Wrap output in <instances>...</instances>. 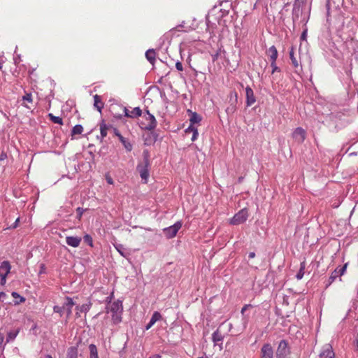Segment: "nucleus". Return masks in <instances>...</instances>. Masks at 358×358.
Segmentation results:
<instances>
[{
  "label": "nucleus",
  "mask_w": 358,
  "mask_h": 358,
  "mask_svg": "<svg viewBox=\"0 0 358 358\" xmlns=\"http://www.w3.org/2000/svg\"><path fill=\"white\" fill-rule=\"evenodd\" d=\"M110 311L113 313H121L122 311V301L120 300L114 301L110 307Z\"/></svg>",
  "instance_id": "nucleus-17"
},
{
  "label": "nucleus",
  "mask_w": 358,
  "mask_h": 358,
  "mask_svg": "<svg viewBox=\"0 0 358 358\" xmlns=\"http://www.w3.org/2000/svg\"><path fill=\"white\" fill-rule=\"evenodd\" d=\"M113 131L114 134L118 137L119 140L122 143L127 151L130 152L132 150V145L130 143V142L121 135L118 129L115 128L113 129Z\"/></svg>",
  "instance_id": "nucleus-13"
},
{
  "label": "nucleus",
  "mask_w": 358,
  "mask_h": 358,
  "mask_svg": "<svg viewBox=\"0 0 358 358\" xmlns=\"http://www.w3.org/2000/svg\"><path fill=\"white\" fill-rule=\"evenodd\" d=\"M149 358H161V356L159 355H154L150 356Z\"/></svg>",
  "instance_id": "nucleus-57"
},
{
  "label": "nucleus",
  "mask_w": 358,
  "mask_h": 358,
  "mask_svg": "<svg viewBox=\"0 0 358 358\" xmlns=\"http://www.w3.org/2000/svg\"><path fill=\"white\" fill-rule=\"evenodd\" d=\"M193 135H192V141H194L198 136H199V133H198V131H197V129L196 128H193Z\"/></svg>",
  "instance_id": "nucleus-44"
},
{
  "label": "nucleus",
  "mask_w": 358,
  "mask_h": 358,
  "mask_svg": "<svg viewBox=\"0 0 358 358\" xmlns=\"http://www.w3.org/2000/svg\"><path fill=\"white\" fill-rule=\"evenodd\" d=\"M142 110L139 107L134 108L130 111L129 115L131 118H135L141 116Z\"/></svg>",
  "instance_id": "nucleus-32"
},
{
  "label": "nucleus",
  "mask_w": 358,
  "mask_h": 358,
  "mask_svg": "<svg viewBox=\"0 0 358 358\" xmlns=\"http://www.w3.org/2000/svg\"><path fill=\"white\" fill-rule=\"evenodd\" d=\"M6 293H4L3 292H0V300L4 299L6 298Z\"/></svg>",
  "instance_id": "nucleus-53"
},
{
  "label": "nucleus",
  "mask_w": 358,
  "mask_h": 358,
  "mask_svg": "<svg viewBox=\"0 0 358 358\" xmlns=\"http://www.w3.org/2000/svg\"><path fill=\"white\" fill-rule=\"evenodd\" d=\"M115 249L120 254L121 256L127 258L130 255L129 251L124 247L122 244L115 245Z\"/></svg>",
  "instance_id": "nucleus-22"
},
{
  "label": "nucleus",
  "mask_w": 358,
  "mask_h": 358,
  "mask_svg": "<svg viewBox=\"0 0 358 358\" xmlns=\"http://www.w3.org/2000/svg\"><path fill=\"white\" fill-rule=\"evenodd\" d=\"M81 238L78 236H66V243L68 245L77 248L80 245Z\"/></svg>",
  "instance_id": "nucleus-15"
},
{
  "label": "nucleus",
  "mask_w": 358,
  "mask_h": 358,
  "mask_svg": "<svg viewBox=\"0 0 358 358\" xmlns=\"http://www.w3.org/2000/svg\"><path fill=\"white\" fill-rule=\"evenodd\" d=\"M113 297V292H112L110 296H108L106 298V299L104 301L105 303H110L112 301Z\"/></svg>",
  "instance_id": "nucleus-48"
},
{
  "label": "nucleus",
  "mask_w": 358,
  "mask_h": 358,
  "mask_svg": "<svg viewBox=\"0 0 358 358\" xmlns=\"http://www.w3.org/2000/svg\"><path fill=\"white\" fill-rule=\"evenodd\" d=\"M65 309L64 305L63 306H55L53 307V310L55 313H58L60 315L62 313L64 310Z\"/></svg>",
  "instance_id": "nucleus-41"
},
{
  "label": "nucleus",
  "mask_w": 358,
  "mask_h": 358,
  "mask_svg": "<svg viewBox=\"0 0 358 358\" xmlns=\"http://www.w3.org/2000/svg\"><path fill=\"white\" fill-rule=\"evenodd\" d=\"M108 129V126H107L103 122L100 124V133L101 139L107 136V130Z\"/></svg>",
  "instance_id": "nucleus-33"
},
{
  "label": "nucleus",
  "mask_w": 358,
  "mask_h": 358,
  "mask_svg": "<svg viewBox=\"0 0 358 358\" xmlns=\"http://www.w3.org/2000/svg\"><path fill=\"white\" fill-rule=\"evenodd\" d=\"M232 0H220V2L221 3H224V2H229V1H231Z\"/></svg>",
  "instance_id": "nucleus-58"
},
{
  "label": "nucleus",
  "mask_w": 358,
  "mask_h": 358,
  "mask_svg": "<svg viewBox=\"0 0 358 358\" xmlns=\"http://www.w3.org/2000/svg\"><path fill=\"white\" fill-rule=\"evenodd\" d=\"M22 100L24 101H27L28 103H31L33 102V99H32V94L31 93H26L23 96H22Z\"/></svg>",
  "instance_id": "nucleus-38"
},
{
  "label": "nucleus",
  "mask_w": 358,
  "mask_h": 358,
  "mask_svg": "<svg viewBox=\"0 0 358 358\" xmlns=\"http://www.w3.org/2000/svg\"><path fill=\"white\" fill-rule=\"evenodd\" d=\"M143 163H145V164L150 163V159H149L150 155H149L148 150H145L143 152Z\"/></svg>",
  "instance_id": "nucleus-40"
},
{
  "label": "nucleus",
  "mask_w": 358,
  "mask_h": 358,
  "mask_svg": "<svg viewBox=\"0 0 358 358\" xmlns=\"http://www.w3.org/2000/svg\"><path fill=\"white\" fill-rule=\"evenodd\" d=\"M121 313H113L112 320L115 324H117L121 322Z\"/></svg>",
  "instance_id": "nucleus-39"
},
{
  "label": "nucleus",
  "mask_w": 358,
  "mask_h": 358,
  "mask_svg": "<svg viewBox=\"0 0 358 358\" xmlns=\"http://www.w3.org/2000/svg\"><path fill=\"white\" fill-rule=\"evenodd\" d=\"M4 340V335L3 333L0 332V350H3L4 347L3 345V342Z\"/></svg>",
  "instance_id": "nucleus-45"
},
{
  "label": "nucleus",
  "mask_w": 358,
  "mask_h": 358,
  "mask_svg": "<svg viewBox=\"0 0 358 358\" xmlns=\"http://www.w3.org/2000/svg\"><path fill=\"white\" fill-rule=\"evenodd\" d=\"M11 295L15 299V301H14V304L15 305H19L21 303H23L25 301V298L20 296L17 292H13L11 293Z\"/></svg>",
  "instance_id": "nucleus-28"
},
{
  "label": "nucleus",
  "mask_w": 358,
  "mask_h": 358,
  "mask_svg": "<svg viewBox=\"0 0 358 358\" xmlns=\"http://www.w3.org/2000/svg\"><path fill=\"white\" fill-rule=\"evenodd\" d=\"M93 98L94 108H96V110L101 113L104 106V103L101 99V96L98 94H95Z\"/></svg>",
  "instance_id": "nucleus-19"
},
{
  "label": "nucleus",
  "mask_w": 358,
  "mask_h": 358,
  "mask_svg": "<svg viewBox=\"0 0 358 358\" xmlns=\"http://www.w3.org/2000/svg\"><path fill=\"white\" fill-rule=\"evenodd\" d=\"M75 305L73 299L71 297H66V302L64 303L65 309L66 310L67 317L70 316L72 313V308Z\"/></svg>",
  "instance_id": "nucleus-20"
},
{
  "label": "nucleus",
  "mask_w": 358,
  "mask_h": 358,
  "mask_svg": "<svg viewBox=\"0 0 358 358\" xmlns=\"http://www.w3.org/2000/svg\"><path fill=\"white\" fill-rule=\"evenodd\" d=\"M255 257V253L254 252H250V253H249V255H248V257H249L250 259H252V258H254Z\"/></svg>",
  "instance_id": "nucleus-55"
},
{
  "label": "nucleus",
  "mask_w": 358,
  "mask_h": 358,
  "mask_svg": "<svg viewBox=\"0 0 358 358\" xmlns=\"http://www.w3.org/2000/svg\"><path fill=\"white\" fill-rule=\"evenodd\" d=\"M193 128H195L194 126H192V124H191V125L185 130L186 132H188V131H193Z\"/></svg>",
  "instance_id": "nucleus-54"
},
{
  "label": "nucleus",
  "mask_w": 358,
  "mask_h": 358,
  "mask_svg": "<svg viewBox=\"0 0 358 358\" xmlns=\"http://www.w3.org/2000/svg\"><path fill=\"white\" fill-rule=\"evenodd\" d=\"M306 37V30H305L302 34H301V38L302 40L305 39Z\"/></svg>",
  "instance_id": "nucleus-56"
},
{
  "label": "nucleus",
  "mask_w": 358,
  "mask_h": 358,
  "mask_svg": "<svg viewBox=\"0 0 358 358\" xmlns=\"http://www.w3.org/2000/svg\"><path fill=\"white\" fill-rule=\"evenodd\" d=\"M20 331V329L17 328L15 330H12V331H10L9 332H8L7 336H6V343L13 341L15 339V338L17 337V336L18 335Z\"/></svg>",
  "instance_id": "nucleus-23"
},
{
  "label": "nucleus",
  "mask_w": 358,
  "mask_h": 358,
  "mask_svg": "<svg viewBox=\"0 0 358 358\" xmlns=\"http://www.w3.org/2000/svg\"><path fill=\"white\" fill-rule=\"evenodd\" d=\"M191 113L189 121L192 124H196L201 122V117L196 112H192L190 110H188Z\"/></svg>",
  "instance_id": "nucleus-27"
},
{
  "label": "nucleus",
  "mask_w": 358,
  "mask_h": 358,
  "mask_svg": "<svg viewBox=\"0 0 358 358\" xmlns=\"http://www.w3.org/2000/svg\"><path fill=\"white\" fill-rule=\"evenodd\" d=\"M145 121L141 123V129L151 131L156 128L157 122L155 116L149 110H146L143 116Z\"/></svg>",
  "instance_id": "nucleus-2"
},
{
  "label": "nucleus",
  "mask_w": 358,
  "mask_h": 358,
  "mask_svg": "<svg viewBox=\"0 0 358 358\" xmlns=\"http://www.w3.org/2000/svg\"><path fill=\"white\" fill-rule=\"evenodd\" d=\"M347 268V264L343 265L341 267H337L331 273L329 278H328L327 283H326V288H327L329 286H330L337 278L343 275L346 271Z\"/></svg>",
  "instance_id": "nucleus-5"
},
{
  "label": "nucleus",
  "mask_w": 358,
  "mask_h": 358,
  "mask_svg": "<svg viewBox=\"0 0 358 358\" xmlns=\"http://www.w3.org/2000/svg\"><path fill=\"white\" fill-rule=\"evenodd\" d=\"M306 0H294V4H301L304 5Z\"/></svg>",
  "instance_id": "nucleus-50"
},
{
  "label": "nucleus",
  "mask_w": 358,
  "mask_h": 358,
  "mask_svg": "<svg viewBox=\"0 0 358 358\" xmlns=\"http://www.w3.org/2000/svg\"><path fill=\"white\" fill-rule=\"evenodd\" d=\"M122 110L124 113V116L129 117H130V115H129L130 111L126 107H122Z\"/></svg>",
  "instance_id": "nucleus-49"
},
{
  "label": "nucleus",
  "mask_w": 358,
  "mask_h": 358,
  "mask_svg": "<svg viewBox=\"0 0 358 358\" xmlns=\"http://www.w3.org/2000/svg\"><path fill=\"white\" fill-rule=\"evenodd\" d=\"M181 227L182 222L180 221L176 222L174 224L164 229V234L167 238H172L176 236Z\"/></svg>",
  "instance_id": "nucleus-7"
},
{
  "label": "nucleus",
  "mask_w": 358,
  "mask_h": 358,
  "mask_svg": "<svg viewBox=\"0 0 358 358\" xmlns=\"http://www.w3.org/2000/svg\"><path fill=\"white\" fill-rule=\"evenodd\" d=\"M20 222V217H17L15 222L9 227L10 229H15L17 227Z\"/></svg>",
  "instance_id": "nucleus-47"
},
{
  "label": "nucleus",
  "mask_w": 358,
  "mask_h": 358,
  "mask_svg": "<svg viewBox=\"0 0 358 358\" xmlns=\"http://www.w3.org/2000/svg\"><path fill=\"white\" fill-rule=\"evenodd\" d=\"M2 66H3V65H2V64L0 62V69H2Z\"/></svg>",
  "instance_id": "nucleus-59"
},
{
  "label": "nucleus",
  "mask_w": 358,
  "mask_h": 358,
  "mask_svg": "<svg viewBox=\"0 0 358 358\" xmlns=\"http://www.w3.org/2000/svg\"><path fill=\"white\" fill-rule=\"evenodd\" d=\"M289 54V58H290L292 64L296 69L295 71L298 72L297 69H299V64L296 58L294 57L293 48H291Z\"/></svg>",
  "instance_id": "nucleus-24"
},
{
  "label": "nucleus",
  "mask_w": 358,
  "mask_h": 358,
  "mask_svg": "<svg viewBox=\"0 0 358 358\" xmlns=\"http://www.w3.org/2000/svg\"><path fill=\"white\" fill-rule=\"evenodd\" d=\"M236 108V106L234 105V104H231L230 106H229L227 109H226V112L227 113L229 114H232L235 112Z\"/></svg>",
  "instance_id": "nucleus-42"
},
{
  "label": "nucleus",
  "mask_w": 358,
  "mask_h": 358,
  "mask_svg": "<svg viewBox=\"0 0 358 358\" xmlns=\"http://www.w3.org/2000/svg\"><path fill=\"white\" fill-rule=\"evenodd\" d=\"M106 179L108 184H110V185L113 184V180L112 179V178L110 176H106Z\"/></svg>",
  "instance_id": "nucleus-51"
},
{
  "label": "nucleus",
  "mask_w": 358,
  "mask_h": 358,
  "mask_svg": "<svg viewBox=\"0 0 358 358\" xmlns=\"http://www.w3.org/2000/svg\"><path fill=\"white\" fill-rule=\"evenodd\" d=\"M156 53L155 50L149 49L145 52V57L151 64H154L155 61Z\"/></svg>",
  "instance_id": "nucleus-25"
},
{
  "label": "nucleus",
  "mask_w": 358,
  "mask_h": 358,
  "mask_svg": "<svg viewBox=\"0 0 358 358\" xmlns=\"http://www.w3.org/2000/svg\"><path fill=\"white\" fill-rule=\"evenodd\" d=\"M305 268H306V261H303L300 264V268L298 273L296 275V278L297 280H301L303 278L304 273H305Z\"/></svg>",
  "instance_id": "nucleus-29"
},
{
  "label": "nucleus",
  "mask_w": 358,
  "mask_h": 358,
  "mask_svg": "<svg viewBox=\"0 0 358 358\" xmlns=\"http://www.w3.org/2000/svg\"><path fill=\"white\" fill-rule=\"evenodd\" d=\"M248 217V212L246 208H243L239 210L235 215L231 218L230 223L234 225H238L245 222Z\"/></svg>",
  "instance_id": "nucleus-4"
},
{
  "label": "nucleus",
  "mask_w": 358,
  "mask_h": 358,
  "mask_svg": "<svg viewBox=\"0 0 358 358\" xmlns=\"http://www.w3.org/2000/svg\"><path fill=\"white\" fill-rule=\"evenodd\" d=\"M78 351L77 347H70L67 351V358H78Z\"/></svg>",
  "instance_id": "nucleus-30"
},
{
  "label": "nucleus",
  "mask_w": 358,
  "mask_h": 358,
  "mask_svg": "<svg viewBox=\"0 0 358 358\" xmlns=\"http://www.w3.org/2000/svg\"><path fill=\"white\" fill-rule=\"evenodd\" d=\"M149 167H150V163L139 164L136 167V169H137L138 172L139 173L141 179L144 180L145 183H147L148 179L150 176Z\"/></svg>",
  "instance_id": "nucleus-8"
},
{
  "label": "nucleus",
  "mask_w": 358,
  "mask_h": 358,
  "mask_svg": "<svg viewBox=\"0 0 358 358\" xmlns=\"http://www.w3.org/2000/svg\"><path fill=\"white\" fill-rule=\"evenodd\" d=\"M303 6L301 4H293L292 18L294 24L299 20L304 24L307 22V16L303 11Z\"/></svg>",
  "instance_id": "nucleus-1"
},
{
  "label": "nucleus",
  "mask_w": 358,
  "mask_h": 358,
  "mask_svg": "<svg viewBox=\"0 0 358 358\" xmlns=\"http://www.w3.org/2000/svg\"><path fill=\"white\" fill-rule=\"evenodd\" d=\"M83 239H84V241L87 244H88L90 246H91V247L93 246V241H92V238L90 235H89V234L85 235L83 237Z\"/></svg>",
  "instance_id": "nucleus-37"
},
{
  "label": "nucleus",
  "mask_w": 358,
  "mask_h": 358,
  "mask_svg": "<svg viewBox=\"0 0 358 358\" xmlns=\"http://www.w3.org/2000/svg\"><path fill=\"white\" fill-rule=\"evenodd\" d=\"M91 306H92L91 302H89L88 303L83 304L82 306H77L76 310H78V312L76 313V316L80 317L79 312L85 313H87L90 310Z\"/></svg>",
  "instance_id": "nucleus-21"
},
{
  "label": "nucleus",
  "mask_w": 358,
  "mask_h": 358,
  "mask_svg": "<svg viewBox=\"0 0 358 358\" xmlns=\"http://www.w3.org/2000/svg\"><path fill=\"white\" fill-rule=\"evenodd\" d=\"M85 210L80 207L76 208L77 217L80 220L82 217V215L84 213Z\"/></svg>",
  "instance_id": "nucleus-43"
},
{
  "label": "nucleus",
  "mask_w": 358,
  "mask_h": 358,
  "mask_svg": "<svg viewBox=\"0 0 358 358\" xmlns=\"http://www.w3.org/2000/svg\"><path fill=\"white\" fill-rule=\"evenodd\" d=\"M83 131V127L81 124H76L72 129V134H81Z\"/></svg>",
  "instance_id": "nucleus-35"
},
{
  "label": "nucleus",
  "mask_w": 358,
  "mask_h": 358,
  "mask_svg": "<svg viewBox=\"0 0 358 358\" xmlns=\"http://www.w3.org/2000/svg\"><path fill=\"white\" fill-rule=\"evenodd\" d=\"M271 66L272 68L271 73L273 74L275 72H280V69L277 66L276 61L271 62Z\"/></svg>",
  "instance_id": "nucleus-36"
},
{
  "label": "nucleus",
  "mask_w": 358,
  "mask_h": 358,
  "mask_svg": "<svg viewBox=\"0 0 358 358\" xmlns=\"http://www.w3.org/2000/svg\"><path fill=\"white\" fill-rule=\"evenodd\" d=\"M11 266L8 261H3L0 265L1 285H4L6 282V277L10 273Z\"/></svg>",
  "instance_id": "nucleus-6"
},
{
  "label": "nucleus",
  "mask_w": 358,
  "mask_h": 358,
  "mask_svg": "<svg viewBox=\"0 0 358 358\" xmlns=\"http://www.w3.org/2000/svg\"><path fill=\"white\" fill-rule=\"evenodd\" d=\"M266 54L269 57L270 62H272V61L274 62V61L277 60L278 53V50H277L275 46H274V45L271 46L268 49Z\"/></svg>",
  "instance_id": "nucleus-18"
},
{
  "label": "nucleus",
  "mask_w": 358,
  "mask_h": 358,
  "mask_svg": "<svg viewBox=\"0 0 358 358\" xmlns=\"http://www.w3.org/2000/svg\"><path fill=\"white\" fill-rule=\"evenodd\" d=\"M48 117H50V120L52 122H54L55 124H61V125L63 124L62 119L60 117L55 116L52 113H49L48 114Z\"/></svg>",
  "instance_id": "nucleus-34"
},
{
  "label": "nucleus",
  "mask_w": 358,
  "mask_h": 358,
  "mask_svg": "<svg viewBox=\"0 0 358 358\" xmlns=\"http://www.w3.org/2000/svg\"><path fill=\"white\" fill-rule=\"evenodd\" d=\"M198 358H203V357H198Z\"/></svg>",
  "instance_id": "nucleus-60"
},
{
  "label": "nucleus",
  "mask_w": 358,
  "mask_h": 358,
  "mask_svg": "<svg viewBox=\"0 0 358 358\" xmlns=\"http://www.w3.org/2000/svg\"><path fill=\"white\" fill-rule=\"evenodd\" d=\"M224 339L223 335L220 333L217 329L212 334V340L215 345H219L220 349H222V341Z\"/></svg>",
  "instance_id": "nucleus-14"
},
{
  "label": "nucleus",
  "mask_w": 358,
  "mask_h": 358,
  "mask_svg": "<svg viewBox=\"0 0 358 358\" xmlns=\"http://www.w3.org/2000/svg\"><path fill=\"white\" fill-rule=\"evenodd\" d=\"M253 306L251 304H245L241 309V314L243 315V321L245 326L247 325L249 320L248 315L245 314V312L246 310H248L249 308H252Z\"/></svg>",
  "instance_id": "nucleus-26"
},
{
  "label": "nucleus",
  "mask_w": 358,
  "mask_h": 358,
  "mask_svg": "<svg viewBox=\"0 0 358 358\" xmlns=\"http://www.w3.org/2000/svg\"><path fill=\"white\" fill-rule=\"evenodd\" d=\"M162 317L160 313L155 311L152 314L151 319L148 324L145 326V330L150 329L157 321L162 320Z\"/></svg>",
  "instance_id": "nucleus-16"
},
{
  "label": "nucleus",
  "mask_w": 358,
  "mask_h": 358,
  "mask_svg": "<svg viewBox=\"0 0 358 358\" xmlns=\"http://www.w3.org/2000/svg\"><path fill=\"white\" fill-rule=\"evenodd\" d=\"M245 97H246V106L248 107L251 106L256 102V98L254 94V92L252 88L249 86L245 87Z\"/></svg>",
  "instance_id": "nucleus-12"
},
{
  "label": "nucleus",
  "mask_w": 358,
  "mask_h": 358,
  "mask_svg": "<svg viewBox=\"0 0 358 358\" xmlns=\"http://www.w3.org/2000/svg\"><path fill=\"white\" fill-rule=\"evenodd\" d=\"M291 350L288 342L286 340L280 341L276 350V357L289 358Z\"/></svg>",
  "instance_id": "nucleus-3"
},
{
  "label": "nucleus",
  "mask_w": 358,
  "mask_h": 358,
  "mask_svg": "<svg viewBox=\"0 0 358 358\" xmlns=\"http://www.w3.org/2000/svg\"><path fill=\"white\" fill-rule=\"evenodd\" d=\"M322 358H335V353L330 344H325L320 354Z\"/></svg>",
  "instance_id": "nucleus-10"
},
{
  "label": "nucleus",
  "mask_w": 358,
  "mask_h": 358,
  "mask_svg": "<svg viewBox=\"0 0 358 358\" xmlns=\"http://www.w3.org/2000/svg\"><path fill=\"white\" fill-rule=\"evenodd\" d=\"M90 358H99L97 348L94 344L89 345Z\"/></svg>",
  "instance_id": "nucleus-31"
},
{
  "label": "nucleus",
  "mask_w": 358,
  "mask_h": 358,
  "mask_svg": "<svg viewBox=\"0 0 358 358\" xmlns=\"http://www.w3.org/2000/svg\"><path fill=\"white\" fill-rule=\"evenodd\" d=\"M176 68L178 71H182L183 70L182 64L180 62H177L176 64Z\"/></svg>",
  "instance_id": "nucleus-46"
},
{
  "label": "nucleus",
  "mask_w": 358,
  "mask_h": 358,
  "mask_svg": "<svg viewBox=\"0 0 358 358\" xmlns=\"http://www.w3.org/2000/svg\"><path fill=\"white\" fill-rule=\"evenodd\" d=\"M306 132L301 127H297L292 133V138L299 144H301L306 139Z\"/></svg>",
  "instance_id": "nucleus-9"
},
{
  "label": "nucleus",
  "mask_w": 358,
  "mask_h": 358,
  "mask_svg": "<svg viewBox=\"0 0 358 358\" xmlns=\"http://www.w3.org/2000/svg\"><path fill=\"white\" fill-rule=\"evenodd\" d=\"M273 350L271 344L266 343L261 348V358H273Z\"/></svg>",
  "instance_id": "nucleus-11"
},
{
  "label": "nucleus",
  "mask_w": 358,
  "mask_h": 358,
  "mask_svg": "<svg viewBox=\"0 0 358 358\" xmlns=\"http://www.w3.org/2000/svg\"><path fill=\"white\" fill-rule=\"evenodd\" d=\"M6 157H7L6 154L5 152H1L0 155V161L4 160L5 159H6Z\"/></svg>",
  "instance_id": "nucleus-52"
}]
</instances>
